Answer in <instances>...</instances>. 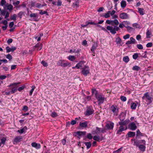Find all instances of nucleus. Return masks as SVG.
<instances>
[{"instance_id": "obj_8", "label": "nucleus", "mask_w": 153, "mask_h": 153, "mask_svg": "<svg viewBox=\"0 0 153 153\" xmlns=\"http://www.w3.org/2000/svg\"><path fill=\"white\" fill-rule=\"evenodd\" d=\"M120 17L122 19H127L129 18L128 15L126 13L123 12L120 14Z\"/></svg>"}, {"instance_id": "obj_38", "label": "nucleus", "mask_w": 153, "mask_h": 153, "mask_svg": "<svg viewBox=\"0 0 153 153\" xmlns=\"http://www.w3.org/2000/svg\"><path fill=\"white\" fill-rule=\"evenodd\" d=\"M143 10V8H138V12L141 15H142L144 14Z\"/></svg>"}, {"instance_id": "obj_54", "label": "nucleus", "mask_w": 153, "mask_h": 153, "mask_svg": "<svg viewBox=\"0 0 153 153\" xmlns=\"http://www.w3.org/2000/svg\"><path fill=\"white\" fill-rule=\"evenodd\" d=\"M120 99L122 101L125 102L126 100V98L124 96H121L120 97Z\"/></svg>"}, {"instance_id": "obj_47", "label": "nucleus", "mask_w": 153, "mask_h": 153, "mask_svg": "<svg viewBox=\"0 0 153 153\" xmlns=\"http://www.w3.org/2000/svg\"><path fill=\"white\" fill-rule=\"evenodd\" d=\"M87 138L89 139H91L93 138V136L91 133H88L87 136Z\"/></svg>"}, {"instance_id": "obj_37", "label": "nucleus", "mask_w": 153, "mask_h": 153, "mask_svg": "<svg viewBox=\"0 0 153 153\" xmlns=\"http://www.w3.org/2000/svg\"><path fill=\"white\" fill-rule=\"evenodd\" d=\"M125 27L127 29L128 31L129 32H131L133 30V29L132 27L127 25H125Z\"/></svg>"}, {"instance_id": "obj_15", "label": "nucleus", "mask_w": 153, "mask_h": 153, "mask_svg": "<svg viewBox=\"0 0 153 153\" xmlns=\"http://www.w3.org/2000/svg\"><path fill=\"white\" fill-rule=\"evenodd\" d=\"M111 111L114 113H117L118 110L117 106L114 105H112L111 107Z\"/></svg>"}, {"instance_id": "obj_23", "label": "nucleus", "mask_w": 153, "mask_h": 153, "mask_svg": "<svg viewBox=\"0 0 153 153\" xmlns=\"http://www.w3.org/2000/svg\"><path fill=\"white\" fill-rule=\"evenodd\" d=\"M129 137H134L135 135V133L134 132L129 131L127 134Z\"/></svg>"}, {"instance_id": "obj_60", "label": "nucleus", "mask_w": 153, "mask_h": 153, "mask_svg": "<svg viewBox=\"0 0 153 153\" xmlns=\"http://www.w3.org/2000/svg\"><path fill=\"white\" fill-rule=\"evenodd\" d=\"M152 45L153 44L152 42H149L146 44V46L147 48H150L152 47Z\"/></svg>"}, {"instance_id": "obj_7", "label": "nucleus", "mask_w": 153, "mask_h": 153, "mask_svg": "<svg viewBox=\"0 0 153 153\" xmlns=\"http://www.w3.org/2000/svg\"><path fill=\"white\" fill-rule=\"evenodd\" d=\"M120 120L121 121H120L119 122V125L120 126H126L127 124L128 123L129 120H125L124 121H123L124 120L123 119H121V118L120 119Z\"/></svg>"}, {"instance_id": "obj_5", "label": "nucleus", "mask_w": 153, "mask_h": 153, "mask_svg": "<svg viewBox=\"0 0 153 153\" xmlns=\"http://www.w3.org/2000/svg\"><path fill=\"white\" fill-rule=\"evenodd\" d=\"M146 142L144 140H134L133 145L136 146L137 147H138L140 144H143L144 145H146Z\"/></svg>"}, {"instance_id": "obj_20", "label": "nucleus", "mask_w": 153, "mask_h": 153, "mask_svg": "<svg viewBox=\"0 0 153 153\" xmlns=\"http://www.w3.org/2000/svg\"><path fill=\"white\" fill-rule=\"evenodd\" d=\"M115 42L117 44H120V46H122L123 44V43H122L121 39L119 37L116 38Z\"/></svg>"}, {"instance_id": "obj_62", "label": "nucleus", "mask_w": 153, "mask_h": 153, "mask_svg": "<svg viewBox=\"0 0 153 153\" xmlns=\"http://www.w3.org/2000/svg\"><path fill=\"white\" fill-rule=\"evenodd\" d=\"M130 35L129 34H127L125 36H124L123 37V38L125 39H126L129 38L130 37Z\"/></svg>"}, {"instance_id": "obj_25", "label": "nucleus", "mask_w": 153, "mask_h": 153, "mask_svg": "<svg viewBox=\"0 0 153 153\" xmlns=\"http://www.w3.org/2000/svg\"><path fill=\"white\" fill-rule=\"evenodd\" d=\"M27 129V128L26 126H25L22 129L18 130L17 132L20 134H22L25 132V131Z\"/></svg>"}, {"instance_id": "obj_18", "label": "nucleus", "mask_w": 153, "mask_h": 153, "mask_svg": "<svg viewBox=\"0 0 153 153\" xmlns=\"http://www.w3.org/2000/svg\"><path fill=\"white\" fill-rule=\"evenodd\" d=\"M98 46V45L97 43H94L93 45L92 46L91 49V51L94 54L95 53V50L96 49L97 47Z\"/></svg>"}, {"instance_id": "obj_10", "label": "nucleus", "mask_w": 153, "mask_h": 153, "mask_svg": "<svg viewBox=\"0 0 153 153\" xmlns=\"http://www.w3.org/2000/svg\"><path fill=\"white\" fill-rule=\"evenodd\" d=\"M114 124L113 123H107L105 126V127L108 130H112L113 128Z\"/></svg>"}, {"instance_id": "obj_33", "label": "nucleus", "mask_w": 153, "mask_h": 153, "mask_svg": "<svg viewBox=\"0 0 153 153\" xmlns=\"http://www.w3.org/2000/svg\"><path fill=\"white\" fill-rule=\"evenodd\" d=\"M79 52V51L78 49L76 50L75 49H71L70 50L69 52L71 53H78Z\"/></svg>"}, {"instance_id": "obj_27", "label": "nucleus", "mask_w": 153, "mask_h": 153, "mask_svg": "<svg viewBox=\"0 0 153 153\" xmlns=\"http://www.w3.org/2000/svg\"><path fill=\"white\" fill-rule=\"evenodd\" d=\"M139 136H143V133H142L140 131L139 129H138L137 131V134H136V136L135 137L136 139H137V138Z\"/></svg>"}, {"instance_id": "obj_17", "label": "nucleus", "mask_w": 153, "mask_h": 153, "mask_svg": "<svg viewBox=\"0 0 153 153\" xmlns=\"http://www.w3.org/2000/svg\"><path fill=\"white\" fill-rule=\"evenodd\" d=\"M22 138V136H17L14 139L13 144H15V143H17L21 141Z\"/></svg>"}, {"instance_id": "obj_9", "label": "nucleus", "mask_w": 153, "mask_h": 153, "mask_svg": "<svg viewBox=\"0 0 153 153\" xmlns=\"http://www.w3.org/2000/svg\"><path fill=\"white\" fill-rule=\"evenodd\" d=\"M96 98L98 100L99 104L102 103L103 102L104 97H102L101 95L100 94L98 96H97Z\"/></svg>"}, {"instance_id": "obj_46", "label": "nucleus", "mask_w": 153, "mask_h": 153, "mask_svg": "<svg viewBox=\"0 0 153 153\" xmlns=\"http://www.w3.org/2000/svg\"><path fill=\"white\" fill-rule=\"evenodd\" d=\"M110 11H108L107 13L105 14V15L104 16L105 17V18H108L110 16Z\"/></svg>"}, {"instance_id": "obj_32", "label": "nucleus", "mask_w": 153, "mask_h": 153, "mask_svg": "<svg viewBox=\"0 0 153 153\" xmlns=\"http://www.w3.org/2000/svg\"><path fill=\"white\" fill-rule=\"evenodd\" d=\"M17 87H14L12 88V90L11 91L12 94H14L18 90Z\"/></svg>"}, {"instance_id": "obj_28", "label": "nucleus", "mask_w": 153, "mask_h": 153, "mask_svg": "<svg viewBox=\"0 0 153 153\" xmlns=\"http://www.w3.org/2000/svg\"><path fill=\"white\" fill-rule=\"evenodd\" d=\"M126 5V2L125 0H122L121 2V6L122 8L125 7Z\"/></svg>"}, {"instance_id": "obj_63", "label": "nucleus", "mask_w": 153, "mask_h": 153, "mask_svg": "<svg viewBox=\"0 0 153 153\" xmlns=\"http://www.w3.org/2000/svg\"><path fill=\"white\" fill-rule=\"evenodd\" d=\"M6 11L5 10H1V14L2 15L4 16L6 13Z\"/></svg>"}, {"instance_id": "obj_49", "label": "nucleus", "mask_w": 153, "mask_h": 153, "mask_svg": "<svg viewBox=\"0 0 153 153\" xmlns=\"http://www.w3.org/2000/svg\"><path fill=\"white\" fill-rule=\"evenodd\" d=\"M6 57L7 59L10 60L12 59V56L10 54H8L6 56Z\"/></svg>"}, {"instance_id": "obj_58", "label": "nucleus", "mask_w": 153, "mask_h": 153, "mask_svg": "<svg viewBox=\"0 0 153 153\" xmlns=\"http://www.w3.org/2000/svg\"><path fill=\"white\" fill-rule=\"evenodd\" d=\"M28 107L27 106L24 105L23 107L22 110L24 111H26L28 110Z\"/></svg>"}, {"instance_id": "obj_21", "label": "nucleus", "mask_w": 153, "mask_h": 153, "mask_svg": "<svg viewBox=\"0 0 153 153\" xmlns=\"http://www.w3.org/2000/svg\"><path fill=\"white\" fill-rule=\"evenodd\" d=\"M88 124V122L87 121H85L84 122L80 123L79 125L82 127L86 128Z\"/></svg>"}, {"instance_id": "obj_57", "label": "nucleus", "mask_w": 153, "mask_h": 153, "mask_svg": "<svg viewBox=\"0 0 153 153\" xmlns=\"http://www.w3.org/2000/svg\"><path fill=\"white\" fill-rule=\"evenodd\" d=\"M137 48L140 50L142 49H143V46L141 44H137Z\"/></svg>"}, {"instance_id": "obj_48", "label": "nucleus", "mask_w": 153, "mask_h": 153, "mask_svg": "<svg viewBox=\"0 0 153 153\" xmlns=\"http://www.w3.org/2000/svg\"><path fill=\"white\" fill-rule=\"evenodd\" d=\"M6 138L5 137H3L1 140V143L4 144L6 140Z\"/></svg>"}, {"instance_id": "obj_16", "label": "nucleus", "mask_w": 153, "mask_h": 153, "mask_svg": "<svg viewBox=\"0 0 153 153\" xmlns=\"http://www.w3.org/2000/svg\"><path fill=\"white\" fill-rule=\"evenodd\" d=\"M31 146L32 147L37 149H40L41 147V146L39 143H37L35 142L32 143H31Z\"/></svg>"}, {"instance_id": "obj_40", "label": "nucleus", "mask_w": 153, "mask_h": 153, "mask_svg": "<svg viewBox=\"0 0 153 153\" xmlns=\"http://www.w3.org/2000/svg\"><path fill=\"white\" fill-rule=\"evenodd\" d=\"M76 123V121L74 120H73L70 123L69 122L67 123V125H70V124H71L72 125H74Z\"/></svg>"}, {"instance_id": "obj_43", "label": "nucleus", "mask_w": 153, "mask_h": 153, "mask_svg": "<svg viewBox=\"0 0 153 153\" xmlns=\"http://www.w3.org/2000/svg\"><path fill=\"white\" fill-rule=\"evenodd\" d=\"M86 23L88 25H96L97 24V23H95L94 22H89V21H86Z\"/></svg>"}, {"instance_id": "obj_12", "label": "nucleus", "mask_w": 153, "mask_h": 153, "mask_svg": "<svg viewBox=\"0 0 153 153\" xmlns=\"http://www.w3.org/2000/svg\"><path fill=\"white\" fill-rule=\"evenodd\" d=\"M6 49V50L7 53H9L10 51L12 52H13L16 49V48L15 47H12L11 48H10L9 46H7Z\"/></svg>"}, {"instance_id": "obj_56", "label": "nucleus", "mask_w": 153, "mask_h": 153, "mask_svg": "<svg viewBox=\"0 0 153 153\" xmlns=\"http://www.w3.org/2000/svg\"><path fill=\"white\" fill-rule=\"evenodd\" d=\"M16 14H14L11 18V20H14L15 21L16 20Z\"/></svg>"}, {"instance_id": "obj_6", "label": "nucleus", "mask_w": 153, "mask_h": 153, "mask_svg": "<svg viewBox=\"0 0 153 153\" xmlns=\"http://www.w3.org/2000/svg\"><path fill=\"white\" fill-rule=\"evenodd\" d=\"M94 112V110L91 108H87L86 111L85 112V114L86 116H89L93 114Z\"/></svg>"}, {"instance_id": "obj_3", "label": "nucleus", "mask_w": 153, "mask_h": 153, "mask_svg": "<svg viewBox=\"0 0 153 153\" xmlns=\"http://www.w3.org/2000/svg\"><path fill=\"white\" fill-rule=\"evenodd\" d=\"M143 100H145L146 101L149 102V104L152 103L153 98L152 97L149 95L148 92H146L144 94L142 97Z\"/></svg>"}, {"instance_id": "obj_22", "label": "nucleus", "mask_w": 153, "mask_h": 153, "mask_svg": "<svg viewBox=\"0 0 153 153\" xmlns=\"http://www.w3.org/2000/svg\"><path fill=\"white\" fill-rule=\"evenodd\" d=\"M86 132L85 131H79L76 132L77 135L79 136H83L85 135L86 134Z\"/></svg>"}, {"instance_id": "obj_2", "label": "nucleus", "mask_w": 153, "mask_h": 153, "mask_svg": "<svg viewBox=\"0 0 153 153\" xmlns=\"http://www.w3.org/2000/svg\"><path fill=\"white\" fill-rule=\"evenodd\" d=\"M57 64L58 66H61L63 67H65L68 66H71L70 63L66 62L64 60H59L57 62Z\"/></svg>"}, {"instance_id": "obj_50", "label": "nucleus", "mask_w": 153, "mask_h": 153, "mask_svg": "<svg viewBox=\"0 0 153 153\" xmlns=\"http://www.w3.org/2000/svg\"><path fill=\"white\" fill-rule=\"evenodd\" d=\"M41 63L43 66L44 67H47L48 66V64L47 62L45 61H42L41 62Z\"/></svg>"}, {"instance_id": "obj_34", "label": "nucleus", "mask_w": 153, "mask_h": 153, "mask_svg": "<svg viewBox=\"0 0 153 153\" xmlns=\"http://www.w3.org/2000/svg\"><path fill=\"white\" fill-rule=\"evenodd\" d=\"M137 106V104L134 103H132L131 104V108L132 109H136Z\"/></svg>"}, {"instance_id": "obj_52", "label": "nucleus", "mask_w": 153, "mask_h": 153, "mask_svg": "<svg viewBox=\"0 0 153 153\" xmlns=\"http://www.w3.org/2000/svg\"><path fill=\"white\" fill-rule=\"evenodd\" d=\"M37 15V13H31L30 15V17L31 18L33 17L34 18H35Z\"/></svg>"}, {"instance_id": "obj_29", "label": "nucleus", "mask_w": 153, "mask_h": 153, "mask_svg": "<svg viewBox=\"0 0 153 153\" xmlns=\"http://www.w3.org/2000/svg\"><path fill=\"white\" fill-rule=\"evenodd\" d=\"M84 143L86 146V148L87 149L90 148L91 146V144L90 142H84Z\"/></svg>"}, {"instance_id": "obj_31", "label": "nucleus", "mask_w": 153, "mask_h": 153, "mask_svg": "<svg viewBox=\"0 0 153 153\" xmlns=\"http://www.w3.org/2000/svg\"><path fill=\"white\" fill-rule=\"evenodd\" d=\"M39 11H40L39 13L42 15L45 14L47 15H48V14L47 12L46 11H43V10H39Z\"/></svg>"}, {"instance_id": "obj_53", "label": "nucleus", "mask_w": 153, "mask_h": 153, "mask_svg": "<svg viewBox=\"0 0 153 153\" xmlns=\"http://www.w3.org/2000/svg\"><path fill=\"white\" fill-rule=\"evenodd\" d=\"M35 6L36 7L40 8L41 7H43V5L40 3H37L36 4Z\"/></svg>"}, {"instance_id": "obj_36", "label": "nucleus", "mask_w": 153, "mask_h": 153, "mask_svg": "<svg viewBox=\"0 0 153 153\" xmlns=\"http://www.w3.org/2000/svg\"><path fill=\"white\" fill-rule=\"evenodd\" d=\"M101 132V128L97 127H96V134H99Z\"/></svg>"}, {"instance_id": "obj_30", "label": "nucleus", "mask_w": 153, "mask_h": 153, "mask_svg": "<svg viewBox=\"0 0 153 153\" xmlns=\"http://www.w3.org/2000/svg\"><path fill=\"white\" fill-rule=\"evenodd\" d=\"M123 60L126 63H127L129 62V59L128 56H124L123 58Z\"/></svg>"}, {"instance_id": "obj_13", "label": "nucleus", "mask_w": 153, "mask_h": 153, "mask_svg": "<svg viewBox=\"0 0 153 153\" xmlns=\"http://www.w3.org/2000/svg\"><path fill=\"white\" fill-rule=\"evenodd\" d=\"M130 129L132 130H134L137 128V126L134 122H132L129 125Z\"/></svg>"}, {"instance_id": "obj_1", "label": "nucleus", "mask_w": 153, "mask_h": 153, "mask_svg": "<svg viewBox=\"0 0 153 153\" xmlns=\"http://www.w3.org/2000/svg\"><path fill=\"white\" fill-rule=\"evenodd\" d=\"M119 24V22L118 20L115 19L114 20H111V25L114 26H108L106 27L107 29L110 31L111 34H115L116 33V31H118L120 30L117 26Z\"/></svg>"}, {"instance_id": "obj_45", "label": "nucleus", "mask_w": 153, "mask_h": 153, "mask_svg": "<svg viewBox=\"0 0 153 153\" xmlns=\"http://www.w3.org/2000/svg\"><path fill=\"white\" fill-rule=\"evenodd\" d=\"M35 88V86H32V89L31 90H30V93H29V95L30 96L32 95V93L34 90Z\"/></svg>"}, {"instance_id": "obj_51", "label": "nucleus", "mask_w": 153, "mask_h": 153, "mask_svg": "<svg viewBox=\"0 0 153 153\" xmlns=\"http://www.w3.org/2000/svg\"><path fill=\"white\" fill-rule=\"evenodd\" d=\"M51 116L53 117H56L58 116V115L56 112H53L52 113Z\"/></svg>"}, {"instance_id": "obj_39", "label": "nucleus", "mask_w": 153, "mask_h": 153, "mask_svg": "<svg viewBox=\"0 0 153 153\" xmlns=\"http://www.w3.org/2000/svg\"><path fill=\"white\" fill-rule=\"evenodd\" d=\"M140 54V53H134L132 56L133 59H136L138 57L139 54Z\"/></svg>"}, {"instance_id": "obj_19", "label": "nucleus", "mask_w": 153, "mask_h": 153, "mask_svg": "<svg viewBox=\"0 0 153 153\" xmlns=\"http://www.w3.org/2000/svg\"><path fill=\"white\" fill-rule=\"evenodd\" d=\"M145 145H140L138 147L139 149L141 151L144 152L145 151L146 146Z\"/></svg>"}, {"instance_id": "obj_44", "label": "nucleus", "mask_w": 153, "mask_h": 153, "mask_svg": "<svg viewBox=\"0 0 153 153\" xmlns=\"http://www.w3.org/2000/svg\"><path fill=\"white\" fill-rule=\"evenodd\" d=\"M93 140L97 141H99L100 140V137L99 136H95L93 137Z\"/></svg>"}, {"instance_id": "obj_24", "label": "nucleus", "mask_w": 153, "mask_h": 153, "mask_svg": "<svg viewBox=\"0 0 153 153\" xmlns=\"http://www.w3.org/2000/svg\"><path fill=\"white\" fill-rule=\"evenodd\" d=\"M91 91L92 94L93 95L94 94L96 98L97 96H98L100 95L99 94H98L97 91L95 89H92Z\"/></svg>"}, {"instance_id": "obj_4", "label": "nucleus", "mask_w": 153, "mask_h": 153, "mask_svg": "<svg viewBox=\"0 0 153 153\" xmlns=\"http://www.w3.org/2000/svg\"><path fill=\"white\" fill-rule=\"evenodd\" d=\"M82 69L81 73L85 76H86L88 74L90 73L89 68L87 66H85L82 68Z\"/></svg>"}, {"instance_id": "obj_26", "label": "nucleus", "mask_w": 153, "mask_h": 153, "mask_svg": "<svg viewBox=\"0 0 153 153\" xmlns=\"http://www.w3.org/2000/svg\"><path fill=\"white\" fill-rule=\"evenodd\" d=\"M40 47V48L39 49V50H40L42 47V45L41 43H38L33 48H36Z\"/></svg>"}, {"instance_id": "obj_59", "label": "nucleus", "mask_w": 153, "mask_h": 153, "mask_svg": "<svg viewBox=\"0 0 153 153\" xmlns=\"http://www.w3.org/2000/svg\"><path fill=\"white\" fill-rule=\"evenodd\" d=\"M85 62L84 61H82L80 62L79 63H78V65H81V68H82L83 66V64Z\"/></svg>"}, {"instance_id": "obj_14", "label": "nucleus", "mask_w": 153, "mask_h": 153, "mask_svg": "<svg viewBox=\"0 0 153 153\" xmlns=\"http://www.w3.org/2000/svg\"><path fill=\"white\" fill-rule=\"evenodd\" d=\"M127 128L126 126V127L125 129V127L123 126H120L119 129L117 131V134H120L121 132L126 130Z\"/></svg>"}, {"instance_id": "obj_35", "label": "nucleus", "mask_w": 153, "mask_h": 153, "mask_svg": "<svg viewBox=\"0 0 153 153\" xmlns=\"http://www.w3.org/2000/svg\"><path fill=\"white\" fill-rule=\"evenodd\" d=\"M132 70L134 71H138L140 69V68L137 65H135L132 68Z\"/></svg>"}, {"instance_id": "obj_61", "label": "nucleus", "mask_w": 153, "mask_h": 153, "mask_svg": "<svg viewBox=\"0 0 153 153\" xmlns=\"http://www.w3.org/2000/svg\"><path fill=\"white\" fill-rule=\"evenodd\" d=\"M57 5L58 6H60L62 4V2L60 0H58L57 1Z\"/></svg>"}, {"instance_id": "obj_64", "label": "nucleus", "mask_w": 153, "mask_h": 153, "mask_svg": "<svg viewBox=\"0 0 153 153\" xmlns=\"http://www.w3.org/2000/svg\"><path fill=\"white\" fill-rule=\"evenodd\" d=\"M7 9L9 10H12L13 8V6L11 4L8 5L7 7Z\"/></svg>"}, {"instance_id": "obj_11", "label": "nucleus", "mask_w": 153, "mask_h": 153, "mask_svg": "<svg viewBox=\"0 0 153 153\" xmlns=\"http://www.w3.org/2000/svg\"><path fill=\"white\" fill-rule=\"evenodd\" d=\"M130 41H128L126 42V45L134 44L137 43L136 41L133 37H130Z\"/></svg>"}, {"instance_id": "obj_42", "label": "nucleus", "mask_w": 153, "mask_h": 153, "mask_svg": "<svg viewBox=\"0 0 153 153\" xmlns=\"http://www.w3.org/2000/svg\"><path fill=\"white\" fill-rule=\"evenodd\" d=\"M146 38H150V35H151V32L149 31V30H148L146 33Z\"/></svg>"}, {"instance_id": "obj_41", "label": "nucleus", "mask_w": 153, "mask_h": 153, "mask_svg": "<svg viewBox=\"0 0 153 153\" xmlns=\"http://www.w3.org/2000/svg\"><path fill=\"white\" fill-rule=\"evenodd\" d=\"M68 59L70 60L73 61L76 58L74 56L70 55L69 56Z\"/></svg>"}, {"instance_id": "obj_55", "label": "nucleus", "mask_w": 153, "mask_h": 153, "mask_svg": "<svg viewBox=\"0 0 153 153\" xmlns=\"http://www.w3.org/2000/svg\"><path fill=\"white\" fill-rule=\"evenodd\" d=\"M122 148V147H121L120 149H117V150L114 151L113 153H119L121 152Z\"/></svg>"}]
</instances>
